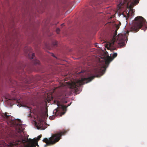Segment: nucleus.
<instances>
[{"label":"nucleus","instance_id":"f257e3e1","mask_svg":"<svg viewBox=\"0 0 147 147\" xmlns=\"http://www.w3.org/2000/svg\"><path fill=\"white\" fill-rule=\"evenodd\" d=\"M106 67L105 65L100 67L95 71V75L88 78H82L81 80L71 83L67 82L68 87L72 89H74L75 92L82 91L81 86L91 81L95 77H99L102 76L105 73Z\"/></svg>","mask_w":147,"mask_h":147},{"label":"nucleus","instance_id":"f03ea898","mask_svg":"<svg viewBox=\"0 0 147 147\" xmlns=\"http://www.w3.org/2000/svg\"><path fill=\"white\" fill-rule=\"evenodd\" d=\"M20 140H16L15 141H13L12 142H10L7 144L8 146L9 147H16L18 146V144L21 143H24L26 142H28V144L26 145L25 147H36L37 146H39L38 144V141L41 138V134L37 138H34L33 139H31L26 140L24 138L22 135H20Z\"/></svg>","mask_w":147,"mask_h":147},{"label":"nucleus","instance_id":"7ed1b4c3","mask_svg":"<svg viewBox=\"0 0 147 147\" xmlns=\"http://www.w3.org/2000/svg\"><path fill=\"white\" fill-rule=\"evenodd\" d=\"M117 31H116L115 34L113 36V38L109 42V46L111 47L117 44L119 45L121 47H123L125 45L126 38V34H125L124 35L123 34H118L117 36Z\"/></svg>","mask_w":147,"mask_h":147},{"label":"nucleus","instance_id":"20e7f679","mask_svg":"<svg viewBox=\"0 0 147 147\" xmlns=\"http://www.w3.org/2000/svg\"><path fill=\"white\" fill-rule=\"evenodd\" d=\"M146 23L145 19L142 17L138 16L136 17L133 22V25L131 28V30L136 32L143 26L147 28Z\"/></svg>","mask_w":147,"mask_h":147},{"label":"nucleus","instance_id":"39448f33","mask_svg":"<svg viewBox=\"0 0 147 147\" xmlns=\"http://www.w3.org/2000/svg\"><path fill=\"white\" fill-rule=\"evenodd\" d=\"M65 133V132H61L53 134L49 139L46 138H45L43 140V141L46 144L44 145V147L55 144L59 141L62 136Z\"/></svg>","mask_w":147,"mask_h":147},{"label":"nucleus","instance_id":"423d86ee","mask_svg":"<svg viewBox=\"0 0 147 147\" xmlns=\"http://www.w3.org/2000/svg\"><path fill=\"white\" fill-rule=\"evenodd\" d=\"M54 102L55 104H56H56L58 106L57 109L54 111V112L55 111V115H56V116H58L59 114L60 117L62 115H64L66 111L67 108L70 105H68L67 106H66L61 105L60 104L59 102V101H57L56 102L55 101H54Z\"/></svg>","mask_w":147,"mask_h":147},{"label":"nucleus","instance_id":"0eeeda50","mask_svg":"<svg viewBox=\"0 0 147 147\" xmlns=\"http://www.w3.org/2000/svg\"><path fill=\"white\" fill-rule=\"evenodd\" d=\"M117 53H114L112 55V57H109L108 56L107 58H105L104 59V63L106 65H108L114 58L117 56Z\"/></svg>","mask_w":147,"mask_h":147},{"label":"nucleus","instance_id":"6e6552de","mask_svg":"<svg viewBox=\"0 0 147 147\" xmlns=\"http://www.w3.org/2000/svg\"><path fill=\"white\" fill-rule=\"evenodd\" d=\"M58 95V98L61 101L64 102L65 99L68 96L66 93V92H59Z\"/></svg>","mask_w":147,"mask_h":147},{"label":"nucleus","instance_id":"1a4fd4ad","mask_svg":"<svg viewBox=\"0 0 147 147\" xmlns=\"http://www.w3.org/2000/svg\"><path fill=\"white\" fill-rule=\"evenodd\" d=\"M128 1V0H116V1L118 3L117 6L119 9L123 7L124 4L127 3Z\"/></svg>","mask_w":147,"mask_h":147},{"label":"nucleus","instance_id":"9d476101","mask_svg":"<svg viewBox=\"0 0 147 147\" xmlns=\"http://www.w3.org/2000/svg\"><path fill=\"white\" fill-rule=\"evenodd\" d=\"M139 3L138 0H131L130 2H129L128 3H127L128 5L129 4V3H130L129 5V7L130 8H132L135 5L138 4Z\"/></svg>","mask_w":147,"mask_h":147},{"label":"nucleus","instance_id":"9b49d317","mask_svg":"<svg viewBox=\"0 0 147 147\" xmlns=\"http://www.w3.org/2000/svg\"><path fill=\"white\" fill-rule=\"evenodd\" d=\"M22 129L19 128L18 129H16V134H15L13 136V137L15 139L16 138H19V137H18V134H20L22 132Z\"/></svg>","mask_w":147,"mask_h":147},{"label":"nucleus","instance_id":"f8f14e48","mask_svg":"<svg viewBox=\"0 0 147 147\" xmlns=\"http://www.w3.org/2000/svg\"><path fill=\"white\" fill-rule=\"evenodd\" d=\"M43 125V123L41 121H40L38 123V125L36 126L37 128L38 129H42Z\"/></svg>","mask_w":147,"mask_h":147},{"label":"nucleus","instance_id":"ddd939ff","mask_svg":"<svg viewBox=\"0 0 147 147\" xmlns=\"http://www.w3.org/2000/svg\"><path fill=\"white\" fill-rule=\"evenodd\" d=\"M33 63L35 65H40L39 61L36 59H34Z\"/></svg>","mask_w":147,"mask_h":147},{"label":"nucleus","instance_id":"4468645a","mask_svg":"<svg viewBox=\"0 0 147 147\" xmlns=\"http://www.w3.org/2000/svg\"><path fill=\"white\" fill-rule=\"evenodd\" d=\"M7 114H8V113H3L2 115L3 117L4 118H5L7 119H8L9 116V115H7Z\"/></svg>","mask_w":147,"mask_h":147},{"label":"nucleus","instance_id":"2eb2a0df","mask_svg":"<svg viewBox=\"0 0 147 147\" xmlns=\"http://www.w3.org/2000/svg\"><path fill=\"white\" fill-rule=\"evenodd\" d=\"M17 121L19 123L18 124H17V125L19 126H21L22 125L21 123V121L19 119H18L17 120Z\"/></svg>","mask_w":147,"mask_h":147},{"label":"nucleus","instance_id":"dca6fc26","mask_svg":"<svg viewBox=\"0 0 147 147\" xmlns=\"http://www.w3.org/2000/svg\"><path fill=\"white\" fill-rule=\"evenodd\" d=\"M57 42L55 40H54L53 42V45L54 46H56L57 45Z\"/></svg>","mask_w":147,"mask_h":147},{"label":"nucleus","instance_id":"f3484780","mask_svg":"<svg viewBox=\"0 0 147 147\" xmlns=\"http://www.w3.org/2000/svg\"><path fill=\"white\" fill-rule=\"evenodd\" d=\"M6 144L3 141L2 143H0V145L1 146H5L6 145Z\"/></svg>","mask_w":147,"mask_h":147},{"label":"nucleus","instance_id":"a211bd4d","mask_svg":"<svg viewBox=\"0 0 147 147\" xmlns=\"http://www.w3.org/2000/svg\"><path fill=\"white\" fill-rule=\"evenodd\" d=\"M35 57V54L34 53H33L31 56L30 57V59H33L34 57Z\"/></svg>","mask_w":147,"mask_h":147},{"label":"nucleus","instance_id":"6ab92c4d","mask_svg":"<svg viewBox=\"0 0 147 147\" xmlns=\"http://www.w3.org/2000/svg\"><path fill=\"white\" fill-rule=\"evenodd\" d=\"M60 31V29L59 28H58L56 29V32L57 34H59Z\"/></svg>","mask_w":147,"mask_h":147},{"label":"nucleus","instance_id":"aec40b11","mask_svg":"<svg viewBox=\"0 0 147 147\" xmlns=\"http://www.w3.org/2000/svg\"><path fill=\"white\" fill-rule=\"evenodd\" d=\"M24 82H25L26 83H29L28 82V80H27V78H26V79H25L24 80Z\"/></svg>","mask_w":147,"mask_h":147},{"label":"nucleus","instance_id":"412c9836","mask_svg":"<svg viewBox=\"0 0 147 147\" xmlns=\"http://www.w3.org/2000/svg\"><path fill=\"white\" fill-rule=\"evenodd\" d=\"M17 99V98L16 97H13L12 99V100H15Z\"/></svg>","mask_w":147,"mask_h":147},{"label":"nucleus","instance_id":"4be33fe9","mask_svg":"<svg viewBox=\"0 0 147 147\" xmlns=\"http://www.w3.org/2000/svg\"><path fill=\"white\" fill-rule=\"evenodd\" d=\"M57 88H54V89H53V92H54V91L56 89H57Z\"/></svg>","mask_w":147,"mask_h":147},{"label":"nucleus","instance_id":"5701e85b","mask_svg":"<svg viewBox=\"0 0 147 147\" xmlns=\"http://www.w3.org/2000/svg\"><path fill=\"white\" fill-rule=\"evenodd\" d=\"M53 97L51 96V99H50L49 100H51L52 99H53Z\"/></svg>","mask_w":147,"mask_h":147},{"label":"nucleus","instance_id":"b1692460","mask_svg":"<svg viewBox=\"0 0 147 147\" xmlns=\"http://www.w3.org/2000/svg\"><path fill=\"white\" fill-rule=\"evenodd\" d=\"M129 32V31H127V32H126V33H127V34H128Z\"/></svg>","mask_w":147,"mask_h":147},{"label":"nucleus","instance_id":"393cba45","mask_svg":"<svg viewBox=\"0 0 147 147\" xmlns=\"http://www.w3.org/2000/svg\"><path fill=\"white\" fill-rule=\"evenodd\" d=\"M61 26H64V24H62L61 25Z\"/></svg>","mask_w":147,"mask_h":147},{"label":"nucleus","instance_id":"a878e982","mask_svg":"<svg viewBox=\"0 0 147 147\" xmlns=\"http://www.w3.org/2000/svg\"><path fill=\"white\" fill-rule=\"evenodd\" d=\"M50 117V119H53L52 118V117Z\"/></svg>","mask_w":147,"mask_h":147},{"label":"nucleus","instance_id":"bb28decb","mask_svg":"<svg viewBox=\"0 0 147 147\" xmlns=\"http://www.w3.org/2000/svg\"><path fill=\"white\" fill-rule=\"evenodd\" d=\"M116 49V48H114V49H111L112 50H114V49Z\"/></svg>","mask_w":147,"mask_h":147},{"label":"nucleus","instance_id":"cd10ccee","mask_svg":"<svg viewBox=\"0 0 147 147\" xmlns=\"http://www.w3.org/2000/svg\"><path fill=\"white\" fill-rule=\"evenodd\" d=\"M44 92H48V91H47V90H45Z\"/></svg>","mask_w":147,"mask_h":147},{"label":"nucleus","instance_id":"c85d7f7f","mask_svg":"<svg viewBox=\"0 0 147 147\" xmlns=\"http://www.w3.org/2000/svg\"><path fill=\"white\" fill-rule=\"evenodd\" d=\"M82 71V73H84V71Z\"/></svg>","mask_w":147,"mask_h":147},{"label":"nucleus","instance_id":"c756f323","mask_svg":"<svg viewBox=\"0 0 147 147\" xmlns=\"http://www.w3.org/2000/svg\"><path fill=\"white\" fill-rule=\"evenodd\" d=\"M52 55H53V56L54 57H55V56L53 55V54H52Z\"/></svg>","mask_w":147,"mask_h":147},{"label":"nucleus","instance_id":"7c9ffc66","mask_svg":"<svg viewBox=\"0 0 147 147\" xmlns=\"http://www.w3.org/2000/svg\"><path fill=\"white\" fill-rule=\"evenodd\" d=\"M51 94H52V93H53V92H51Z\"/></svg>","mask_w":147,"mask_h":147},{"label":"nucleus","instance_id":"2f4dec72","mask_svg":"<svg viewBox=\"0 0 147 147\" xmlns=\"http://www.w3.org/2000/svg\"><path fill=\"white\" fill-rule=\"evenodd\" d=\"M47 96H48V94H47Z\"/></svg>","mask_w":147,"mask_h":147}]
</instances>
